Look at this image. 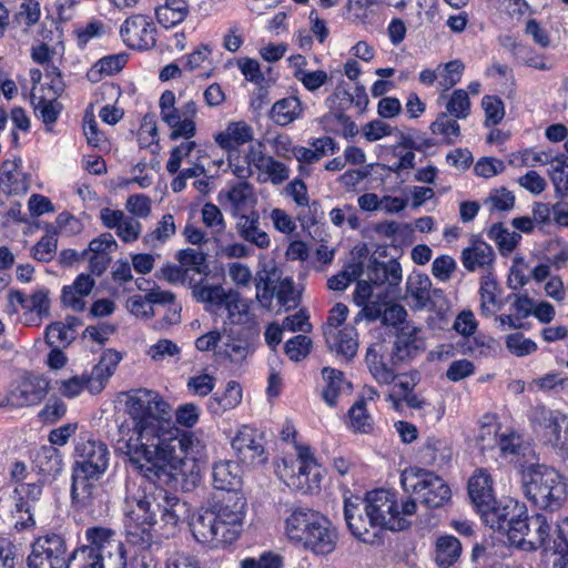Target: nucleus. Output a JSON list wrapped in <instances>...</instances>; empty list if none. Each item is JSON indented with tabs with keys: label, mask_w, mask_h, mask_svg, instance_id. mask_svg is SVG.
<instances>
[{
	"label": "nucleus",
	"mask_w": 568,
	"mask_h": 568,
	"mask_svg": "<svg viewBox=\"0 0 568 568\" xmlns=\"http://www.w3.org/2000/svg\"><path fill=\"white\" fill-rule=\"evenodd\" d=\"M126 412L138 443L129 439L121 449L141 475L139 483L126 485V527L132 540L143 542L150 540L156 513L165 526L180 523L185 504L162 484L172 477L169 466L176 468L184 459H194L196 438L175 425L171 405L155 390L131 389Z\"/></svg>",
	"instance_id": "f257e3e1"
},
{
	"label": "nucleus",
	"mask_w": 568,
	"mask_h": 568,
	"mask_svg": "<svg viewBox=\"0 0 568 568\" xmlns=\"http://www.w3.org/2000/svg\"><path fill=\"white\" fill-rule=\"evenodd\" d=\"M481 520L518 550L536 551L548 540L549 520L546 515L536 513L529 516L526 504L513 497L499 499L485 511Z\"/></svg>",
	"instance_id": "f03ea898"
},
{
	"label": "nucleus",
	"mask_w": 568,
	"mask_h": 568,
	"mask_svg": "<svg viewBox=\"0 0 568 568\" xmlns=\"http://www.w3.org/2000/svg\"><path fill=\"white\" fill-rule=\"evenodd\" d=\"M71 467L72 506L84 510L92 505L95 481L106 473L111 453L108 444L92 433H82L75 440Z\"/></svg>",
	"instance_id": "7ed1b4c3"
},
{
	"label": "nucleus",
	"mask_w": 568,
	"mask_h": 568,
	"mask_svg": "<svg viewBox=\"0 0 568 568\" xmlns=\"http://www.w3.org/2000/svg\"><path fill=\"white\" fill-rule=\"evenodd\" d=\"M244 517L245 511L233 509L211 498L209 507L193 516L190 529L199 544L211 548H224L240 538Z\"/></svg>",
	"instance_id": "20e7f679"
},
{
	"label": "nucleus",
	"mask_w": 568,
	"mask_h": 568,
	"mask_svg": "<svg viewBox=\"0 0 568 568\" xmlns=\"http://www.w3.org/2000/svg\"><path fill=\"white\" fill-rule=\"evenodd\" d=\"M85 545L68 552L65 568H126L124 544L113 529L102 526L85 530Z\"/></svg>",
	"instance_id": "39448f33"
},
{
	"label": "nucleus",
	"mask_w": 568,
	"mask_h": 568,
	"mask_svg": "<svg viewBox=\"0 0 568 568\" xmlns=\"http://www.w3.org/2000/svg\"><path fill=\"white\" fill-rule=\"evenodd\" d=\"M175 102V93L171 90H165L159 101L161 119L171 129L170 139L173 141L186 140L174 146L170 152L166 162V171L170 174L180 171L182 160L187 158L196 146V143L191 139L196 134L197 105L195 101L189 100L176 108Z\"/></svg>",
	"instance_id": "423d86ee"
},
{
	"label": "nucleus",
	"mask_w": 568,
	"mask_h": 568,
	"mask_svg": "<svg viewBox=\"0 0 568 568\" xmlns=\"http://www.w3.org/2000/svg\"><path fill=\"white\" fill-rule=\"evenodd\" d=\"M523 491L528 500L541 509L556 511L567 500L565 477L555 468L535 464L521 473Z\"/></svg>",
	"instance_id": "0eeeda50"
},
{
	"label": "nucleus",
	"mask_w": 568,
	"mask_h": 568,
	"mask_svg": "<svg viewBox=\"0 0 568 568\" xmlns=\"http://www.w3.org/2000/svg\"><path fill=\"white\" fill-rule=\"evenodd\" d=\"M296 456L286 455L275 463L276 476L292 490L302 495L318 493L323 467L311 446L296 445Z\"/></svg>",
	"instance_id": "6e6552de"
},
{
	"label": "nucleus",
	"mask_w": 568,
	"mask_h": 568,
	"mask_svg": "<svg viewBox=\"0 0 568 568\" xmlns=\"http://www.w3.org/2000/svg\"><path fill=\"white\" fill-rule=\"evenodd\" d=\"M28 468L21 460L12 464L10 470V479L16 484L12 490L13 506L10 510L16 531L21 532L36 526L34 508L40 500L44 483L38 480L36 483H24L28 477Z\"/></svg>",
	"instance_id": "1a4fd4ad"
},
{
	"label": "nucleus",
	"mask_w": 568,
	"mask_h": 568,
	"mask_svg": "<svg viewBox=\"0 0 568 568\" xmlns=\"http://www.w3.org/2000/svg\"><path fill=\"white\" fill-rule=\"evenodd\" d=\"M368 523L375 526L382 536L386 530L402 531L410 526V521L399 516L397 493L377 488L365 494L362 501Z\"/></svg>",
	"instance_id": "9d476101"
},
{
	"label": "nucleus",
	"mask_w": 568,
	"mask_h": 568,
	"mask_svg": "<svg viewBox=\"0 0 568 568\" xmlns=\"http://www.w3.org/2000/svg\"><path fill=\"white\" fill-rule=\"evenodd\" d=\"M528 419L539 442L560 450H568V416L559 409L536 405Z\"/></svg>",
	"instance_id": "9b49d317"
},
{
	"label": "nucleus",
	"mask_w": 568,
	"mask_h": 568,
	"mask_svg": "<svg viewBox=\"0 0 568 568\" xmlns=\"http://www.w3.org/2000/svg\"><path fill=\"white\" fill-rule=\"evenodd\" d=\"M214 493L211 498L233 509L245 511L246 499L241 490L242 477L239 463L220 460L212 468Z\"/></svg>",
	"instance_id": "f8f14e48"
},
{
	"label": "nucleus",
	"mask_w": 568,
	"mask_h": 568,
	"mask_svg": "<svg viewBox=\"0 0 568 568\" xmlns=\"http://www.w3.org/2000/svg\"><path fill=\"white\" fill-rule=\"evenodd\" d=\"M236 462L247 468H258L267 464L270 454L265 448V435L255 426L241 425L231 439Z\"/></svg>",
	"instance_id": "ddd939ff"
},
{
	"label": "nucleus",
	"mask_w": 568,
	"mask_h": 568,
	"mask_svg": "<svg viewBox=\"0 0 568 568\" xmlns=\"http://www.w3.org/2000/svg\"><path fill=\"white\" fill-rule=\"evenodd\" d=\"M27 557L28 568H65L68 544L62 534L45 532L33 539Z\"/></svg>",
	"instance_id": "4468645a"
},
{
	"label": "nucleus",
	"mask_w": 568,
	"mask_h": 568,
	"mask_svg": "<svg viewBox=\"0 0 568 568\" xmlns=\"http://www.w3.org/2000/svg\"><path fill=\"white\" fill-rule=\"evenodd\" d=\"M412 491L422 505L428 509L445 506L452 498L447 483L434 471L415 468L412 471Z\"/></svg>",
	"instance_id": "2eb2a0df"
},
{
	"label": "nucleus",
	"mask_w": 568,
	"mask_h": 568,
	"mask_svg": "<svg viewBox=\"0 0 568 568\" xmlns=\"http://www.w3.org/2000/svg\"><path fill=\"white\" fill-rule=\"evenodd\" d=\"M120 36L129 49L148 51L156 45L158 28L152 17L134 13L121 24Z\"/></svg>",
	"instance_id": "dca6fc26"
},
{
	"label": "nucleus",
	"mask_w": 568,
	"mask_h": 568,
	"mask_svg": "<svg viewBox=\"0 0 568 568\" xmlns=\"http://www.w3.org/2000/svg\"><path fill=\"white\" fill-rule=\"evenodd\" d=\"M48 393V383L41 377L27 376L12 383L6 394V404L10 407L38 405Z\"/></svg>",
	"instance_id": "f3484780"
},
{
	"label": "nucleus",
	"mask_w": 568,
	"mask_h": 568,
	"mask_svg": "<svg viewBox=\"0 0 568 568\" xmlns=\"http://www.w3.org/2000/svg\"><path fill=\"white\" fill-rule=\"evenodd\" d=\"M215 144L225 152L227 163L240 153V148L254 140V130L244 120L230 121L225 129L213 135Z\"/></svg>",
	"instance_id": "a211bd4d"
},
{
	"label": "nucleus",
	"mask_w": 568,
	"mask_h": 568,
	"mask_svg": "<svg viewBox=\"0 0 568 568\" xmlns=\"http://www.w3.org/2000/svg\"><path fill=\"white\" fill-rule=\"evenodd\" d=\"M467 493L480 518L485 511L494 507L498 500L494 489V479L486 468L476 469L468 479Z\"/></svg>",
	"instance_id": "6ab92c4d"
},
{
	"label": "nucleus",
	"mask_w": 568,
	"mask_h": 568,
	"mask_svg": "<svg viewBox=\"0 0 568 568\" xmlns=\"http://www.w3.org/2000/svg\"><path fill=\"white\" fill-rule=\"evenodd\" d=\"M359 498L353 500L351 497L344 499V518L351 534L365 544L381 542V535L375 526L368 523L364 507L361 508Z\"/></svg>",
	"instance_id": "aec40b11"
},
{
	"label": "nucleus",
	"mask_w": 568,
	"mask_h": 568,
	"mask_svg": "<svg viewBox=\"0 0 568 568\" xmlns=\"http://www.w3.org/2000/svg\"><path fill=\"white\" fill-rule=\"evenodd\" d=\"M325 515L310 507H296L285 519V534L294 545L302 546Z\"/></svg>",
	"instance_id": "412c9836"
},
{
	"label": "nucleus",
	"mask_w": 568,
	"mask_h": 568,
	"mask_svg": "<svg viewBox=\"0 0 568 568\" xmlns=\"http://www.w3.org/2000/svg\"><path fill=\"white\" fill-rule=\"evenodd\" d=\"M365 363L374 379L381 385H389L396 378L394 366L387 345L382 342L371 344L365 354Z\"/></svg>",
	"instance_id": "4be33fe9"
},
{
	"label": "nucleus",
	"mask_w": 568,
	"mask_h": 568,
	"mask_svg": "<svg viewBox=\"0 0 568 568\" xmlns=\"http://www.w3.org/2000/svg\"><path fill=\"white\" fill-rule=\"evenodd\" d=\"M323 381L321 389L322 400L331 408H336L343 395H351L354 390L353 383L346 378L343 371L331 366L321 369Z\"/></svg>",
	"instance_id": "5701e85b"
},
{
	"label": "nucleus",
	"mask_w": 568,
	"mask_h": 568,
	"mask_svg": "<svg viewBox=\"0 0 568 568\" xmlns=\"http://www.w3.org/2000/svg\"><path fill=\"white\" fill-rule=\"evenodd\" d=\"M337 542L338 530L332 520L325 516L324 519L317 524L316 528L311 531L301 547L315 556L325 557L334 552Z\"/></svg>",
	"instance_id": "b1692460"
},
{
	"label": "nucleus",
	"mask_w": 568,
	"mask_h": 568,
	"mask_svg": "<svg viewBox=\"0 0 568 568\" xmlns=\"http://www.w3.org/2000/svg\"><path fill=\"white\" fill-rule=\"evenodd\" d=\"M325 342L331 352L345 362H351L357 354L358 333L352 325L339 329H324Z\"/></svg>",
	"instance_id": "393cba45"
},
{
	"label": "nucleus",
	"mask_w": 568,
	"mask_h": 568,
	"mask_svg": "<svg viewBox=\"0 0 568 568\" xmlns=\"http://www.w3.org/2000/svg\"><path fill=\"white\" fill-rule=\"evenodd\" d=\"M417 327H402L396 335L392 349L394 363L408 362L417 357L425 349V341Z\"/></svg>",
	"instance_id": "a878e982"
},
{
	"label": "nucleus",
	"mask_w": 568,
	"mask_h": 568,
	"mask_svg": "<svg viewBox=\"0 0 568 568\" xmlns=\"http://www.w3.org/2000/svg\"><path fill=\"white\" fill-rule=\"evenodd\" d=\"M452 455V447L445 438L428 436L419 447L416 458L423 466L440 469L450 463Z\"/></svg>",
	"instance_id": "bb28decb"
},
{
	"label": "nucleus",
	"mask_w": 568,
	"mask_h": 568,
	"mask_svg": "<svg viewBox=\"0 0 568 568\" xmlns=\"http://www.w3.org/2000/svg\"><path fill=\"white\" fill-rule=\"evenodd\" d=\"M267 160L268 156L263 151V144L261 142H251L245 154L241 155L237 153L233 158L232 163H229V168L236 178L246 180L252 175L251 166L263 170Z\"/></svg>",
	"instance_id": "cd10ccee"
},
{
	"label": "nucleus",
	"mask_w": 568,
	"mask_h": 568,
	"mask_svg": "<svg viewBox=\"0 0 568 568\" xmlns=\"http://www.w3.org/2000/svg\"><path fill=\"white\" fill-rule=\"evenodd\" d=\"M94 284L91 274H79L72 285L63 286L61 292L62 304L74 312H83L85 308L84 297L92 292Z\"/></svg>",
	"instance_id": "c85d7f7f"
},
{
	"label": "nucleus",
	"mask_w": 568,
	"mask_h": 568,
	"mask_svg": "<svg viewBox=\"0 0 568 568\" xmlns=\"http://www.w3.org/2000/svg\"><path fill=\"white\" fill-rule=\"evenodd\" d=\"M9 303L12 306L18 303L26 313H34L40 320L50 315L51 303L49 290L45 287L34 291L30 296L19 290H12L9 293Z\"/></svg>",
	"instance_id": "c756f323"
},
{
	"label": "nucleus",
	"mask_w": 568,
	"mask_h": 568,
	"mask_svg": "<svg viewBox=\"0 0 568 568\" xmlns=\"http://www.w3.org/2000/svg\"><path fill=\"white\" fill-rule=\"evenodd\" d=\"M495 262V253L493 247L480 240H476L473 244L462 252V263L468 272L476 270L489 271Z\"/></svg>",
	"instance_id": "7c9ffc66"
},
{
	"label": "nucleus",
	"mask_w": 568,
	"mask_h": 568,
	"mask_svg": "<svg viewBox=\"0 0 568 568\" xmlns=\"http://www.w3.org/2000/svg\"><path fill=\"white\" fill-rule=\"evenodd\" d=\"M30 102L34 116L44 124L48 132H51L63 111V104L55 98L37 95L33 92Z\"/></svg>",
	"instance_id": "2f4dec72"
},
{
	"label": "nucleus",
	"mask_w": 568,
	"mask_h": 568,
	"mask_svg": "<svg viewBox=\"0 0 568 568\" xmlns=\"http://www.w3.org/2000/svg\"><path fill=\"white\" fill-rule=\"evenodd\" d=\"M242 386L236 381H229L222 394L215 393L207 400V410L212 415L221 416L225 412L239 406L242 402Z\"/></svg>",
	"instance_id": "473e14b6"
},
{
	"label": "nucleus",
	"mask_w": 568,
	"mask_h": 568,
	"mask_svg": "<svg viewBox=\"0 0 568 568\" xmlns=\"http://www.w3.org/2000/svg\"><path fill=\"white\" fill-rule=\"evenodd\" d=\"M432 281L423 273L412 274L406 282V296L408 304L416 310H423L430 303Z\"/></svg>",
	"instance_id": "72a5a7b5"
},
{
	"label": "nucleus",
	"mask_w": 568,
	"mask_h": 568,
	"mask_svg": "<svg viewBox=\"0 0 568 568\" xmlns=\"http://www.w3.org/2000/svg\"><path fill=\"white\" fill-rule=\"evenodd\" d=\"M33 463L38 473L45 478H57L63 469V455L53 446L43 445L34 455Z\"/></svg>",
	"instance_id": "f704fd0d"
},
{
	"label": "nucleus",
	"mask_w": 568,
	"mask_h": 568,
	"mask_svg": "<svg viewBox=\"0 0 568 568\" xmlns=\"http://www.w3.org/2000/svg\"><path fill=\"white\" fill-rule=\"evenodd\" d=\"M462 555V544L452 535L439 536L435 544L434 560L438 568L454 566Z\"/></svg>",
	"instance_id": "c9c22d12"
},
{
	"label": "nucleus",
	"mask_w": 568,
	"mask_h": 568,
	"mask_svg": "<svg viewBox=\"0 0 568 568\" xmlns=\"http://www.w3.org/2000/svg\"><path fill=\"white\" fill-rule=\"evenodd\" d=\"M190 13L187 0H165L155 8L158 22L169 29L182 23Z\"/></svg>",
	"instance_id": "e433bc0d"
},
{
	"label": "nucleus",
	"mask_w": 568,
	"mask_h": 568,
	"mask_svg": "<svg viewBox=\"0 0 568 568\" xmlns=\"http://www.w3.org/2000/svg\"><path fill=\"white\" fill-rule=\"evenodd\" d=\"M122 353L114 348H106L102 352L99 362L93 366L91 375L97 385L93 386L97 392H101L109 378L114 374L119 363L122 361Z\"/></svg>",
	"instance_id": "4c0bfd02"
},
{
	"label": "nucleus",
	"mask_w": 568,
	"mask_h": 568,
	"mask_svg": "<svg viewBox=\"0 0 568 568\" xmlns=\"http://www.w3.org/2000/svg\"><path fill=\"white\" fill-rule=\"evenodd\" d=\"M347 428L354 434H372L374 420L367 409L366 399L361 396L347 410Z\"/></svg>",
	"instance_id": "58836bf2"
},
{
	"label": "nucleus",
	"mask_w": 568,
	"mask_h": 568,
	"mask_svg": "<svg viewBox=\"0 0 568 568\" xmlns=\"http://www.w3.org/2000/svg\"><path fill=\"white\" fill-rule=\"evenodd\" d=\"M500 286L498 282L489 274L481 278L479 295H480V315L483 317H490L501 307L499 300Z\"/></svg>",
	"instance_id": "ea45409f"
},
{
	"label": "nucleus",
	"mask_w": 568,
	"mask_h": 568,
	"mask_svg": "<svg viewBox=\"0 0 568 568\" xmlns=\"http://www.w3.org/2000/svg\"><path fill=\"white\" fill-rule=\"evenodd\" d=\"M302 113L303 105L300 98L290 95L273 104L270 116L277 125L285 126L298 119Z\"/></svg>",
	"instance_id": "a19ab883"
},
{
	"label": "nucleus",
	"mask_w": 568,
	"mask_h": 568,
	"mask_svg": "<svg viewBox=\"0 0 568 568\" xmlns=\"http://www.w3.org/2000/svg\"><path fill=\"white\" fill-rule=\"evenodd\" d=\"M126 63V53L109 54L102 57L87 72V78L90 82H100L105 75L111 77L120 73Z\"/></svg>",
	"instance_id": "79ce46f5"
},
{
	"label": "nucleus",
	"mask_w": 568,
	"mask_h": 568,
	"mask_svg": "<svg viewBox=\"0 0 568 568\" xmlns=\"http://www.w3.org/2000/svg\"><path fill=\"white\" fill-rule=\"evenodd\" d=\"M456 348L463 355L489 357L496 352V341L490 336L474 333L470 337L458 341Z\"/></svg>",
	"instance_id": "37998d69"
},
{
	"label": "nucleus",
	"mask_w": 568,
	"mask_h": 568,
	"mask_svg": "<svg viewBox=\"0 0 568 568\" xmlns=\"http://www.w3.org/2000/svg\"><path fill=\"white\" fill-rule=\"evenodd\" d=\"M44 231V235L32 246L31 256L38 262L49 263L57 253L58 231L51 223L45 224Z\"/></svg>",
	"instance_id": "c03bdc74"
},
{
	"label": "nucleus",
	"mask_w": 568,
	"mask_h": 568,
	"mask_svg": "<svg viewBox=\"0 0 568 568\" xmlns=\"http://www.w3.org/2000/svg\"><path fill=\"white\" fill-rule=\"evenodd\" d=\"M551 530L552 527L549 523L547 544L542 545L540 548L546 551L551 550L560 555L564 559H568V517L556 525L555 537H552Z\"/></svg>",
	"instance_id": "a18cd8bd"
},
{
	"label": "nucleus",
	"mask_w": 568,
	"mask_h": 568,
	"mask_svg": "<svg viewBox=\"0 0 568 568\" xmlns=\"http://www.w3.org/2000/svg\"><path fill=\"white\" fill-rule=\"evenodd\" d=\"M175 233L174 216L171 213H166L158 222L155 229L144 235L143 242L146 245L156 247L159 244L166 243Z\"/></svg>",
	"instance_id": "49530a36"
},
{
	"label": "nucleus",
	"mask_w": 568,
	"mask_h": 568,
	"mask_svg": "<svg viewBox=\"0 0 568 568\" xmlns=\"http://www.w3.org/2000/svg\"><path fill=\"white\" fill-rule=\"evenodd\" d=\"M429 130L435 135H443V143L446 145L454 144L460 136L458 122L449 119L444 112L439 113L436 120L430 123Z\"/></svg>",
	"instance_id": "de8ad7c7"
},
{
	"label": "nucleus",
	"mask_w": 568,
	"mask_h": 568,
	"mask_svg": "<svg viewBox=\"0 0 568 568\" xmlns=\"http://www.w3.org/2000/svg\"><path fill=\"white\" fill-rule=\"evenodd\" d=\"M438 68V87L440 91L444 93L449 91L452 88H454L457 83L460 82L464 74L465 64L463 63L462 60L455 59L446 63H439Z\"/></svg>",
	"instance_id": "09e8293b"
},
{
	"label": "nucleus",
	"mask_w": 568,
	"mask_h": 568,
	"mask_svg": "<svg viewBox=\"0 0 568 568\" xmlns=\"http://www.w3.org/2000/svg\"><path fill=\"white\" fill-rule=\"evenodd\" d=\"M488 237L497 244L503 255L513 252L521 240L517 232H509L501 222L491 225L488 231Z\"/></svg>",
	"instance_id": "8fccbe9b"
},
{
	"label": "nucleus",
	"mask_w": 568,
	"mask_h": 568,
	"mask_svg": "<svg viewBox=\"0 0 568 568\" xmlns=\"http://www.w3.org/2000/svg\"><path fill=\"white\" fill-rule=\"evenodd\" d=\"M193 295L197 302L210 306L229 307L227 295L221 285H203L201 282L193 285Z\"/></svg>",
	"instance_id": "3c124183"
},
{
	"label": "nucleus",
	"mask_w": 568,
	"mask_h": 568,
	"mask_svg": "<svg viewBox=\"0 0 568 568\" xmlns=\"http://www.w3.org/2000/svg\"><path fill=\"white\" fill-rule=\"evenodd\" d=\"M176 260L187 274L193 272L200 275H207L209 273L206 254L203 252H197L190 247L183 248L178 252Z\"/></svg>",
	"instance_id": "603ef678"
},
{
	"label": "nucleus",
	"mask_w": 568,
	"mask_h": 568,
	"mask_svg": "<svg viewBox=\"0 0 568 568\" xmlns=\"http://www.w3.org/2000/svg\"><path fill=\"white\" fill-rule=\"evenodd\" d=\"M227 200L232 204L234 215L244 212L250 203L254 202L252 185L245 180L235 183L227 192Z\"/></svg>",
	"instance_id": "864d4df0"
},
{
	"label": "nucleus",
	"mask_w": 568,
	"mask_h": 568,
	"mask_svg": "<svg viewBox=\"0 0 568 568\" xmlns=\"http://www.w3.org/2000/svg\"><path fill=\"white\" fill-rule=\"evenodd\" d=\"M95 385L97 383L93 376L90 374L73 376L71 378L60 381L58 389L62 396L67 398H73L79 396L85 388L91 393H98L95 388H93Z\"/></svg>",
	"instance_id": "5fc2aeb1"
},
{
	"label": "nucleus",
	"mask_w": 568,
	"mask_h": 568,
	"mask_svg": "<svg viewBox=\"0 0 568 568\" xmlns=\"http://www.w3.org/2000/svg\"><path fill=\"white\" fill-rule=\"evenodd\" d=\"M497 445L500 449L501 456L504 457H519L525 456V442L520 434L511 429L507 434L499 435Z\"/></svg>",
	"instance_id": "6e6d98bb"
},
{
	"label": "nucleus",
	"mask_w": 568,
	"mask_h": 568,
	"mask_svg": "<svg viewBox=\"0 0 568 568\" xmlns=\"http://www.w3.org/2000/svg\"><path fill=\"white\" fill-rule=\"evenodd\" d=\"M481 108L485 112L486 126L497 125L505 118V104L498 95H484L481 99Z\"/></svg>",
	"instance_id": "4d7b16f0"
},
{
	"label": "nucleus",
	"mask_w": 568,
	"mask_h": 568,
	"mask_svg": "<svg viewBox=\"0 0 568 568\" xmlns=\"http://www.w3.org/2000/svg\"><path fill=\"white\" fill-rule=\"evenodd\" d=\"M446 110L456 119H466L470 114V99L464 89H456L449 97Z\"/></svg>",
	"instance_id": "13d9d810"
},
{
	"label": "nucleus",
	"mask_w": 568,
	"mask_h": 568,
	"mask_svg": "<svg viewBox=\"0 0 568 568\" xmlns=\"http://www.w3.org/2000/svg\"><path fill=\"white\" fill-rule=\"evenodd\" d=\"M44 337L49 346L67 347L75 339V334L70 333L63 322H52L45 327Z\"/></svg>",
	"instance_id": "bf43d9fd"
},
{
	"label": "nucleus",
	"mask_w": 568,
	"mask_h": 568,
	"mask_svg": "<svg viewBox=\"0 0 568 568\" xmlns=\"http://www.w3.org/2000/svg\"><path fill=\"white\" fill-rule=\"evenodd\" d=\"M103 34L104 23L99 19H91L85 26L74 30L77 44L81 49H84L91 40L101 38Z\"/></svg>",
	"instance_id": "052dcab7"
},
{
	"label": "nucleus",
	"mask_w": 568,
	"mask_h": 568,
	"mask_svg": "<svg viewBox=\"0 0 568 568\" xmlns=\"http://www.w3.org/2000/svg\"><path fill=\"white\" fill-rule=\"evenodd\" d=\"M507 349L515 356L523 357L530 355L537 351V344L521 333H514L506 338Z\"/></svg>",
	"instance_id": "680f3d73"
},
{
	"label": "nucleus",
	"mask_w": 568,
	"mask_h": 568,
	"mask_svg": "<svg viewBox=\"0 0 568 568\" xmlns=\"http://www.w3.org/2000/svg\"><path fill=\"white\" fill-rule=\"evenodd\" d=\"M312 341L306 335H296L290 338L285 345L284 351L290 359L298 362L305 358L311 351Z\"/></svg>",
	"instance_id": "e2e57ef3"
},
{
	"label": "nucleus",
	"mask_w": 568,
	"mask_h": 568,
	"mask_svg": "<svg viewBox=\"0 0 568 568\" xmlns=\"http://www.w3.org/2000/svg\"><path fill=\"white\" fill-rule=\"evenodd\" d=\"M83 133L85 135L88 145L101 151L109 149L110 141L108 140L104 132L99 129V125L93 116L84 121Z\"/></svg>",
	"instance_id": "0e129e2a"
},
{
	"label": "nucleus",
	"mask_w": 568,
	"mask_h": 568,
	"mask_svg": "<svg viewBox=\"0 0 568 568\" xmlns=\"http://www.w3.org/2000/svg\"><path fill=\"white\" fill-rule=\"evenodd\" d=\"M294 77L310 92H315L328 81V74L324 70L308 71L298 69L294 72Z\"/></svg>",
	"instance_id": "69168bd1"
},
{
	"label": "nucleus",
	"mask_w": 568,
	"mask_h": 568,
	"mask_svg": "<svg viewBox=\"0 0 568 568\" xmlns=\"http://www.w3.org/2000/svg\"><path fill=\"white\" fill-rule=\"evenodd\" d=\"M65 414V403L60 398H54L53 400L50 399L45 403L42 409L38 413V418L44 425H53L63 418Z\"/></svg>",
	"instance_id": "338daca9"
},
{
	"label": "nucleus",
	"mask_w": 568,
	"mask_h": 568,
	"mask_svg": "<svg viewBox=\"0 0 568 568\" xmlns=\"http://www.w3.org/2000/svg\"><path fill=\"white\" fill-rule=\"evenodd\" d=\"M216 385V378L213 375L202 373L191 376L187 379V390L195 396L205 397L212 393Z\"/></svg>",
	"instance_id": "774afa93"
}]
</instances>
